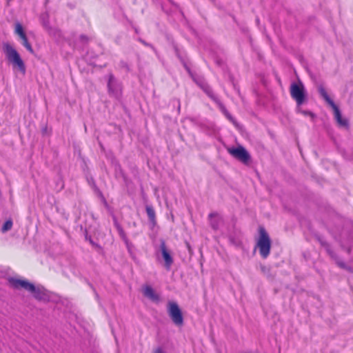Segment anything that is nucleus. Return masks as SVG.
<instances>
[{
  "instance_id": "1",
  "label": "nucleus",
  "mask_w": 353,
  "mask_h": 353,
  "mask_svg": "<svg viewBox=\"0 0 353 353\" xmlns=\"http://www.w3.org/2000/svg\"><path fill=\"white\" fill-rule=\"evenodd\" d=\"M272 241L270 236L263 226L258 228V236L256 238V248L263 259H267L270 254Z\"/></svg>"
},
{
  "instance_id": "2",
  "label": "nucleus",
  "mask_w": 353,
  "mask_h": 353,
  "mask_svg": "<svg viewBox=\"0 0 353 353\" xmlns=\"http://www.w3.org/2000/svg\"><path fill=\"white\" fill-rule=\"evenodd\" d=\"M3 51L8 60L10 61L14 66L17 67L20 72L25 74L26 65L18 52L8 43L3 44Z\"/></svg>"
},
{
  "instance_id": "3",
  "label": "nucleus",
  "mask_w": 353,
  "mask_h": 353,
  "mask_svg": "<svg viewBox=\"0 0 353 353\" xmlns=\"http://www.w3.org/2000/svg\"><path fill=\"white\" fill-rule=\"evenodd\" d=\"M3 51L8 60L10 61L14 66L17 67L20 72L25 74L26 65L18 52L8 43L3 44Z\"/></svg>"
},
{
  "instance_id": "4",
  "label": "nucleus",
  "mask_w": 353,
  "mask_h": 353,
  "mask_svg": "<svg viewBox=\"0 0 353 353\" xmlns=\"http://www.w3.org/2000/svg\"><path fill=\"white\" fill-rule=\"evenodd\" d=\"M3 51L8 60L10 61L14 66L17 67L20 72L25 74L26 65L18 52L8 43L3 44Z\"/></svg>"
},
{
  "instance_id": "5",
  "label": "nucleus",
  "mask_w": 353,
  "mask_h": 353,
  "mask_svg": "<svg viewBox=\"0 0 353 353\" xmlns=\"http://www.w3.org/2000/svg\"><path fill=\"white\" fill-rule=\"evenodd\" d=\"M291 97L295 100L298 105H302L306 99L305 88L302 82L293 83L290 88Z\"/></svg>"
},
{
  "instance_id": "6",
  "label": "nucleus",
  "mask_w": 353,
  "mask_h": 353,
  "mask_svg": "<svg viewBox=\"0 0 353 353\" xmlns=\"http://www.w3.org/2000/svg\"><path fill=\"white\" fill-rule=\"evenodd\" d=\"M168 312L172 322L177 326L183 324V316L179 306L176 302L169 301L168 303Z\"/></svg>"
},
{
  "instance_id": "7",
  "label": "nucleus",
  "mask_w": 353,
  "mask_h": 353,
  "mask_svg": "<svg viewBox=\"0 0 353 353\" xmlns=\"http://www.w3.org/2000/svg\"><path fill=\"white\" fill-rule=\"evenodd\" d=\"M227 151L231 156L244 164H248L250 161V154L245 148L241 145H239L236 148H228Z\"/></svg>"
},
{
  "instance_id": "8",
  "label": "nucleus",
  "mask_w": 353,
  "mask_h": 353,
  "mask_svg": "<svg viewBox=\"0 0 353 353\" xmlns=\"http://www.w3.org/2000/svg\"><path fill=\"white\" fill-rule=\"evenodd\" d=\"M10 286L15 290H24L27 292L34 289V283L28 280L18 277H10L8 279Z\"/></svg>"
},
{
  "instance_id": "9",
  "label": "nucleus",
  "mask_w": 353,
  "mask_h": 353,
  "mask_svg": "<svg viewBox=\"0 0 353 353\" xmlns=\"http://www.w3.org/2000/svg\"><path fill=\"white\" fill-rule=\"evenodd\" d=\"M30 292L33 295L34 298L39 301H48L49 296L43 288L36 287L34 285V289L30 290Z\"/></svg>"
},
{
  "instance_id": "10",
  "label": "nucleus",
  "mask_w": 353,
  "mask_h": 353,
  "mask_svg": "<svg viewBox=\"0 0 353 353\" xmlns=\"http://www.w3.org/2000/svg\"><path fill=\"white\" fill-rule=\"evenodd\" d=\"M161 250L163 258L165 261V265L166 268L169 269L173 263V259L171 255L170 254L168 250H167L164 240L161 241Z\"/></svg>"
},
{
  "instance_id": "11",
  "label": "nucleus",
  "mask_w": 353,
  "mask_h": 353,
  "mask_svg": "<svg viewBox=\"0 0 353 353\" xmlns=\"http://www.w3.org/2000/svg\"><path fill=\"white\" fill-rule=\"evenodd\" d=\"M334 112V118L339 126L347 128L348 127V121L345 118H343L340 110L335 104L331 107Z\"/></svg>"
},
{
  "instance_id": "12",
  "label": "nucleus",
  "mask_w": 353,
  "mask_h": 353,
  "mask_svg": "<svg viewBox=\"0 0 353 353\" xmlns=\"http://www.w3.org/2000/svg\"><path fill=\"white\" fill-rule=\"evenodd\" d=\"M143 295L150 299L153 302L158 303L160 301V296L155 292L151 286L147 285L143 288Z\"/></svg>"
},
{
  "instance_id": "13",
  "label": "nucleus",
  "mask_w": 353,
  "mask_h": 353,
  "mask_svg": "<svg viewBox=\"0 0 353 353\" xmlns=\"http://www.w3.org/2000/svg\"><path fill=\"white\" fill-rule=\"evenodd\" d=\"M319 92L330 107L335 105L334 102L330 99L325 89L323 86L319 88Z\"/></svg>"
},
{
  "instance_id": "14",
  "label": "nucleus",
  "mask_w": 353,
  "mask_h": 353,
  "mask_svg": "<svg viewBox=\"0 0 353 353\" xmlns=\"http://www.w3.org/2000/svg\"><path fill=\"white\" fill-rule=\"evenodd\" d=\"M21 39L22 40V43L24 46V47L28 50L30 53H33L34 50L30 45V43L28 42V38L26 37V34L21 37Z\"/></svg>"
},
{
  "instance_id": "15",
  "label": "nucleus",
  "mask_w": 353,
  "mask_h": 353,
  "mask_svg": "<svg viewBox=\"0 0 353 353\" xmlns=\"http://www.w3.org/2000/svg\"><path fill=\"white\" fill-rule=\"evenodd\" d=\"M14 32L15 34H18L20 38L26 35V33L23 31V26L20 23H17L15 24Z\"/></svg>"
},
{
  "instance_id": "16",
  "label": "nucleus",
  "mask_w": 353,
  "mask_h": 353,
  "mask_svg": "<svg viewBox=\"0 0 353 353\" xmlns=\"http://www.w3.org/2000/svg\"><path fill=\"white\" fill-rule=\"evenodd\" d=\"M146 212L150 221H154L155 219V211L152 206L146 207Z\"/></svg>"
},
{
  "instance_id": "17",
  "label": "nucleus",
  "mask_w": 353,
  "mask_h": 353,
  "mask_svg": "<svg viewBox=\"0 0 353 353\" xmlns=\"http://www.w3.org/2000/svg\"><path fill=\"white\" fill-rule=\"evenodd\" d=\"M12 226V222H5L4 225L2 227V231L6 232L11 229Z\"/></svg>"
},
{
  "instance_id": "18",
  "label": "nucleus",
  "mask_w": 353,
  "mask_h": 353,
  "mask_svg": "<svg viewBox=\"0 0 353 353\" xmlns=\"http://www.w3.org/2000/svg\"><path fill=\"white\" fill-rule=\"evenodd\" d=\"M116 227L119 230V234L120 236L123 238V239H125V234L123 232V230L120 228V226L119 225V224L117 223H116Z\"/></svg>"
},
{
  "instance_id": "19",
  "label": "nucleus",
  "mask_w": 353,
  "mask_h": 353,
  "mask_svg": "<svg viewBox=\"0 0 353 353\" xmlns=\"http://www.w3.org/2000/svg\"><path fill=\"white\" fill-rule=\"evenodd\" d=\"M336 264L341 268L345 269V270H350V268L347 267V265L343 262H342V261H337Z\"/></svg>"
},
{
  "instance_id": "20",
  "label": "nucleus",
  "mask_w": 353,
  "mask_h": 353,
  "mask_svg": "<svg viewBox=\"0 0 353 353\" xmlns=\"http://www.w3.org/2000/svg\"><path fill=\"white\" fill-rule=\"evenodd\" d=\"M152 353H166L162 348L158 347L156 348Z\"/></svg>"
},
{
  "instance_id": "21",
  "label": "nucleus",
  "mask_w": 353,
  "mask_h": 353,
  "mask_svg": "<svg viewBox=\"0 0 353 353\" xmlns=\"http://www.w3.org/2000/svg\"><path fill=\"white\" fill-rule=\"evenodd\" d=\"M80 39L83 42H88V40H89L88 37L86 35H84V34H82V35L80 36Z\"/></svg>"
},
{
  "instance_id": "22",
  "label": "nucleus",
  "mask_w": 353,
  "mask_h": 353,
  "mask_svg": "<svg viewBox=\"0 0 353 353\" xmlns=\"http://www.w3.org/2000/svg\"><path fill=\"white\" fill-rule=\"evenodd\" d=\"M205 92H207V94L209 95V96H211V94H212V91L209 89L208 90H205Z\"/></svg>"
},
{
  "instance_id": "23",
  "label": "nucleus",
  "mask_w": 353,
  "mask_h": 353,
  "mask_svg": "<svg viewBox=\"0 0 353 353\" xmlns=\"http://www.w3.org/2000/svg\"><path fill=\"white\" fill-rule=\"evenodd\" d=\"M85 239H86L87 240H88L91 243H92V241L91 238H90H90H88L87 234L85 235Z\"/></svg>"
},
{
  "instance_id": "24",
  "label": "nucleus",
  "mask_w": 353,
  "mask_h": 353,
  "mask_svg": "<svg viewBox=\"0 0 353 353\" xmlns=\"http://www.w3.org/2000/svg\"><path fill=\"white\" fill-rule=\"evenodd\" d=\"M85 239H86L87 240H88L91 243H92V241L91 238H90H90H88L87 234L85 235Z\"/></svg>"
},
{
  "instance_id": "25",
  "label": "nucleus",
  "mask_w": 353,
  "mask_h": 353,
  "mask_svg": "<svg viewBox=\"0 0 353 353\" xmlns=\"http://www.w3.org/2000/svg\"><path fill=\"white\" fill-rule=\"evenodd\" d=\"M85 239H86L87 240H88L91 243H92V241L91 238H90H90H88L87 234L85 235Z\"/></svg>"
},
{
  "instance_id": "26",
  "label": "nucleus",
  "mask_w": 353,
  "mask_h": 353,
  "mask_svg": "<svg viewBox=\"0 0 353 353\" xmlns=\"http://www.w3.org/2000/svg\"><path fill=\"white\" fill-rule=\"evenodd\" d=\"M187 247H188V249L190 250V244H189L188 243H187Z\"/></svg>"
},
{
  "instance_id": "27",
  "label": "nucleus",
  "mask_w": 353,
  "mask_h": 353,
  "mask_svg": "<svg viewBox=\"0 0 353 353\" xmlns=\"http://www.w3.org/2000/svg\"><path fill=\"white\" fill-rule=\"evenodd\" d=\"M210 218H212V217H213V215H212V214H210Z\"/></svg>"
}]
</instances>
